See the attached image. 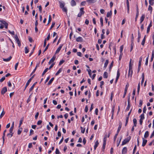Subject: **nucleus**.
<instances>
[{
    "label": "nucleus",
    "instance_id": "obj_1",
    "mask_svg": "<svg viewBox=\"0 0 154 154\" xmlns=\"http://www.w3.org/2000/svg\"><path fill=\"white\" fill-rule=\"evenodd\" d=\"M131 138V136H129L127 137V138L125 139L124 140L122 141V145L123 146L126 144L130 140Z\"/></svg>",
    "mask_w": 154,
    "mask_h": 154
},
{
    "label": "nucleus",
    "instance_id": "obj_2",
    "mask_svg": "<svg viewBox=\"0 0 154 154\" xmlns=\"http://www.w3.org/2000/svg\"><path fill=\"white\" fill-rule=\"evenodd\" d=\"M85 13V12L84 11V8H81L80 9V12L78 14V17H80L82 15L84 14Z\"/></svg>",
    "mask_w": 154,
    "mask_h": 154
},
{
    "label": "nucleus",
    "instance_id": "obj_3",
    "mask_svg": "<svg viewBox=\"0 0 154 154\" xmlns=\"http://www.w3.org/2000/svg\"><path fill=\"white\" fill-rule=\"evenodd\" d=\"M35 76V75H33L27 81L26 84V86H25V88H24V91H25V89H26V88L28 86V85H29L30 82H31V80L32 79H33V78H34V76Z\"/></svg>",
    "mask_w": 154,
    "mask_h": 154
},
{
    "label": "nucleus",
    "instance_id": "obj_4",
    "mask_svg": "<svg viewBox=\"0 0 154 154\" xmlns=\"http://www.w3.org/2000/svg\"><path fill=\"white\" fill-rule=\"evenodd\" d=\"M128 87H129V84H128V83L126 85V86H125V89L124 93V94L123 96V98L125 97V96L126 95L127 92V90H128Z\"/></svg>",
    "mask_w": 154,
    "mask_h": 154
},
{
    "label": "nucleus",
    "instance_id": "obj_5",
    "mask_svg": "<svg viewBox=\"0 0 154 154\" xmlns=\"http://www.w3.org/2000/svg\"><path fill=\"white\" fill-rule=\"evenodd\" d=\"M7 91V87H5L2 88L1 91V94L2 95H3Z\"/></svg>",
    "mask_w": 154,
    "mask_h": 154
},
{
    "label": "nucleus",
    "instance_id": "obj_6",
    "mask_svg": "<svg viewBox=\"0 0 154 154\" xmlns=\"http://www.w3.org/2000/svg\"><path fill=\"white\" fill-rule=\"evenodd\" d=\"M136 8H137V13H136V17H135V21H137V19L138 17V16L139 14V9H138V6L137 5Z\"/></svg>",
    "mask_w": 154,
    "mask_h": 154
},
{
    "label": "nucleus",
    "instance_id": "obj_7",
    "mask_svg": "<svg viewBox=\"0 0 154 154\" xmlns=\"http://www.w3.org/2000/svg\"><path fill=\"white\" fill-rule=\"evenodd\" d=\"M122 126V123L120 121L119 122V126L118 128V129L117 131V133L119 134V132L120 131V129L121 128Z\"/></svg>",
    "mask_w": 154,
    "mask_h": 154
},
{
    "label": "nucleus",
    "instance_id": "obj_8",
    "mask_svg": "<svg viewBox=\"0 0 154 154\" xmlns=\"http://www.w3.org/2000/svg\"><path fill=\"white\" fill-rule=\"evenodd\" d=\"M120 75V73L119 72V69L118 70L117 72V77L116 78V80H115V82L116 83L118 79H119V77Z\"/></svg>",
    "mask_w": 154,
    "mask_h": 154
},
{
    "label": "nucleus",
    "instance_id": "obj_9",
    "mask_svg": "<svg viewBox=\"0 0 154 154\" xmlns=\"http://www.w3.org/2000/svg\"><path fill=\"white\" fill-rule=\"evenodd\" d=\"M127 147H124L122 151V154H125L127 153Z\"/></svg>",
    "mask_w": 154,
    "mask_h": 154
},
{
    "label": "nucleus",
    "instance_id": "obj_10",
    "mask_svg": "<svg viewBox=\"0 0 154 154\" xmlns=\"http://www.w3.org/2000/svg\"><path fill=\"white\" fill-rule=\"evenodd\" d=\"M62 46H63V45H61L59 47H58L57 48V50L56 51V52H55L56 54H57L59 52V51L61 49V48L62 47Z\"/></svg>",
    "mask_w": 154,
    "mask_h": 154
},
{
    "label": "nucleus",
    "instance_id": "obj_11",
    "mask_svg": "<svg viewBox=\"0 0 154 154\" xmlns=\"http://www.w3.org/2000/svg\"><path fill=\"white\" fill-rule=\"evenodd\" d=\"M77 42H82L83 41V39L82 37H79L76 39Z\"/></svg>",
    "mask_w": 154,
    "mask_h": 154
},
{
    "label": "nucleus",
    "instance_id": "obj_12",
    "mask_svg": "<svg viewBox=\"0 0 154 154\" xmlns=\"http://www.w3.org/2000/svg\"><path fill=\"white\" fill-rule=\"evenodd\" d=\"M143 142L142 144V146H144L146 145L147 142V140H146L144 139L143 138Z\"/></svg>",
    "mask_w": 154,
    "mask_h": 154
},
{
    "label": "nucleus",
    "instance_id": "obj_13",
    "mask_svg": "<svg viewBox=\"0 0 154 154\" xmlns=\"http://www.w3.org/2000/svg\"><path fill=\"white\" fill-rule=\"evenodd\" d=\"M71 5L72 6H74L76 5V3L74 0H72L71 2Z\"/></svg>",
    "mask_w": 154,
    "mask_h": 154
},
{
    "label": "nucleus",
    "instance_id": "obj_14",
    "mask_svg": "<svg viewBox=\"0 0 154 154\" xmlns=\"http://www.w3.org/2000/svg\"><path fill=\"white\" fill-rule=\"evenodd\" d=\"M59 3H60V7L62 9L65 6V4L63 2V3H62V2H59Z\"/></svg>",
    "mask_w": 154,
    "mask_h": 154
},
{
    "label": "nucleus",
    "instance_id": "obj_15",
    "mask_svg": "<svg viewBox=\"0 0 154 154\" xmlns=\"http://www.w3.org/2000/svg\"><path fill=\"white\" fill-rule=\"evenodd\" d=\"M145 18V15L144 14H143L142 16L141 17L140 19V23H141L144 20Z\"/></svg>",
    "mask_w": 154,
    "mask_h": 154
},
{
    "label": "nucleus",
    "instance_id": "obj_16",
    "mask_svg": "<svg viewBox=\"0 0 154 154\" xmlns=\"http://www.w3.org/2000/svg\"><path fill=\"white\" fill-rule=\"evenodd\" d=\"M12 58V57L10 56L7 59L3 58V60L5 62H8Z\"/></svg>",
    "mask_w": 154,
    "mask_h": 154
},
{
    "label": "nucleus",
    "instance_id": "obj_17",
    "mask_svg": "<svg viewBox=\"0 0 154 154\" xmlns=\"http://www.w3.org/2000/svg\"><path fill=\"white\" fill-rule=\"evenodd\" d=\"M138 38L137 39V42H140V38H141V34L139 30L138 31Z\"/></svg>",
    "mask_w": 154,
    "mask_h": 154
},
{
    "label": "nucleus",
    "instance_id": "obj_18",
    "mask_svg": "<svg viewBox=\"0 0 154 154\" xmlns=\"http://www.w3.org/2000/svg\"><path fill=\"white\" fill-rule=\"evenodd\" d=\"M86 1L90 3H94L96 2V0H86Z\"/></svg>",
    "mask_w": 154,
    "mask_h": 154
},
{
    "label": "nucleus",
    "instance_id": "obj_19",
    "mask_svg": "<svg viewBox=\"0 0 154 154\" xmlns=\"http://www.w3.org/2000/svg\"><path fill=\"white\" fill-rule=\"evenodd\" d=\"M6 132V130H5L4 131L3 134V136H2V139H3V144H4V142L5 141V139L4 137L5 136V133Z\"/></svg>",
    "mask_w": 154,
    "mask_h": 154
},
{
    "label": "nucleus",
    "instance_id": "obj_20",
    "mask_svg": "<svg viewBox=\"0 0 154 154\" xmlns=\"http://www.w3.org/2000/svg\"><path fill=\"white\" fill-rule=\"evenodd\" d=\"M108 63H109L108 60H106L105 62V63H104V68L105 69H106V67L108 65Z\"/></svg>",
    "mask_w": 154,
    "mask_h": 154
},
{
    "label": "nucleus",
    "instance_id": "obj_21",
    "mask_svg": "<svg viewBox=\"0 0 154 154\" xmlns=\"http://www.w3.org/2000/svg\"><path fill=\"white\" fill-rule=\"evenodd\" d=\"M149 132L148 131H146V132L145 133V134L144 135V137L145 138H146L149 136Z\"/></svg>",
    "mask_w": 154,
    "mask_h": 154
},
{
    "label": "nucleus",
    "instance_id": "obj_22",
    "mask_svg": "<svg viewBox=\"0 0 154 154\" xmlns=\"http://www.w3.org/2000/svg\"><path fill=\"white\" fill-rule=\"evenodd\" d=\"M99 143L98 142V140H97L95 143V144L94 146V149L95 150L97 148V147L98 145L99 144Z\"/></svg>",
    "mask_w": 154,
    "mask_h": 154
},
{
    "label": "nucleus",
    "instance_id": "obj_23",
    "mask_svg": "<svg viewBox=\"0 0 154 154\" xmlns=\"http://www.w3.org/2000/svg\"><path fill=\"white\" fill-rule=\"evenodd\" d=\"M54 79V77L52 78L49 81L48 83V85H49L52 83V82Z\"/></svg>",
    "mask_w": 154,
    "mask_h": 154
},
{
    "label": "nucleus",
    "instance_id": "obj_24",
    "mask_svg": "<svg viewBox=\"0 0 154 154\" xmlns=\"http://www.w3.org/2000/svg\"><path fill=\"white\" fill-rule=\"evenodd\" d=\"M146 36L145 35L141 43V45L143 46L144 45L146 40Z\"/></svg>",
    "mask_w": 154,
    "mask_h": 154
},
{
    "label": "nucleus",
    "instance_id": "obj_25",
    "mask_svg": "<svg viewBox=\"0 0 154 154\" xmlns=\"http://www.w3.org/2000/svg\"><path fill=\"white\" fill-rule=\"evenodd\" d=\"M133 73V71L132 70V69H130V68L129 69V71H128V75L129 76L131 75V77L132 76V75Z\"/></svg>",
    "mask_w": 154,
    "mask_h": 154
},
{
    "label": "nucleus",
    "instance_id": "obj_26",
    "mask_svg": "<svg viewBox=\"0 0 154 154\" xmlns=\"http://www.w3.org/2000/svg\"><path fill=\"white\" fill-rule=\"evenodd\" d=\"M112 11H110L109 12H107L106 16L108 17H109L112 15Z\"/></svg>",
    "mask_w": 154,
    "mask_h": 154
},
{
    "label": "nucleus",
    "instance_id": "obj_27",
    "mask_svg": "<svg viewBox=\"0 0 154 154\" xmlns=\"http://www.w3.org/2000/svg\"><path fill=\"white\" fill-rule=\"evenodd\" d=\"M5 114V112L4 110V109H3L1 113V115H0V119H1L3 116H4V115Z\"/></svg>",
    "mask_w": 154,
    "mask_h": 154
},
{
    "label": "nucleus",
    "instance_id": "obj_28",
    "mask_svg": "<svg viewBox=\"0 0 154 154\" xmlns=\"http://www.w3.org/2000/svg\"><path fill=\"white\" fill-rule=\"evenodd\" d=\"M133 122L134 123V126L135 127H136L137 125V122L136 119L135 118L133 120Z\"/></svg>",
    "mask_w": 154,
    "mask_h": 154
},
{
    "label": "nucleus",
    "instance_id": "obj_29",
    "mask_svg": "<svg viewBox=\"0 0 154 154\" xmlns=\"http://www.w3.org/2000/svg\"><path fill=\"white\" fill-rule=\"evenodd\" d=\"M142 60V57H141L139 59V64H138V66H141V62Z\"/></svg>",
    "mask_w": 154,
    "mask_h": 154
},
{
    "label": "nucleus",
    "instance_id": "obj_30",
    "mask_svg": "<svg viewBox=\"0 0 154 154\" xmlns=\"http://www.w3.org/2000/svg\"><path fill=\"white\" fill-rule=\"evenodd\" d=\"M108 76V73L106 72H105L103 74V78L106 79L107 78Z\"/></svg>",
    "mask_w": 154,
    "mask_h": 154
},
{
    "label": "nucleus",
    "instance_id": "obj_31",
    "mask_svg": "<svg viewBox=\"0 0 154 154\" xmlns=\"http://www.w3.org/2000/svg\"><path fill=\"white\" fill-rule=\"evenodd\" d=\"M113 61H112V62L111 63L109 67V71L110 72L111 71V69L113 66Z\"/></svg>",
    "mask_w": 154,
    "mask_h": 154
},
{
    "label": "nucleus",
    "instance_id": "obj_32",
    "mask_svg": "<svg viewBox=\"0 0 154 154\" xmlns=\"http://www.w3.org/2000/svg\"><path fill=\"white\" fill-rule=\"evenodd\" d=\"M62 70V68H60L58 71L56 73V75H58L60 73Z\"/></svg>",
    "mask_w": 154,
    "mask_h": 154
},
{
    "label": "nucleus",
    "instance_id": "obj_33",
    "mask_svg": "<svg viewBox=\"0 0 154 154\" xmlns=\"http://www.w3.org/2000/svg\"><path fill=\"white\" fill-rule=\"evenodd\" d=\"M154 57V51H153L152 52V56L151 59V61H152Z\"/></svg>",
    "mask_w": 154,
    "mask_h": 154
},
{
    "label": "nucleus",
    "instance_id": "obj_34",
    "mask_svg": "<svg viewBox=\"0 0 154 154\" xmlns=\"http://www.w3.org/2000/svg\"><path fill=\"white\" fill-rule=\"evenodd\" d=\"M48 68H47L44 70V71H43V72L42 73V76H43L45 74V73L48 71Z\"/></svg>",
    "mask_w": 154,
    "mask_h": 154
},
{
    "label": "nucleus",
    "instance_id": "obj_35",
    "mask_svg": "<svg viewBox=\"0 0 154 154\" xmlns=\"http://www.w3.org/2000/svg\"><path fill=\"white\" fill-rule=\"evenodd\" d=\"M56 57V56L55 55H54L52 58L50 60V61H51L52 62H53L55 60Z\"/></svg>",
    "mask_w": 154,
    "mask_h": 154
},
{
    "label": "nucleus",
    "instance_id": "obj_36",
    "mask_svg": "<svg viewBox=\"0 0 154 154\" xmlns=\"http://www.w3.org/2000/svg\"><path fill=\"white\" fill-rule=\"evenodd\" d=\"M51 15H50L49 16V19L48 21V23L47 24V25H48L50 22H51Z\"/></svg>",
    "mask_w": 154,
    "mask_h": 154
},
{
    "label": "nucleus",
    "instance_id": "obj_37",
    "mask_svg": "<svg viewBox=\"0 0 154 154\" xmlns=\"http://www.w3.org/2000/svg\"><path fill=\"white\" fill-rule=\"evenodd\" d=\"M100 23L101 24V26H103V18L102 17H100Z\"/></svg>",
    "mask_w": 154,
    "mask_h": 154
},
{
    "label": "nucleus",
    "instance_id": "obj_38",
    "mask_svg": "<svg viewBox=\"0 0 154 154\" xmlns=\"http://www.w3.org/2000/svg\"><path fill=\"white\" fill-rule=\"evenodd\" d=\"M62 9L63 11L65 12L66 13H67V9L66 7H64Z\"/></svg>",
    "mask_w": 154,
    "mask_h": 154
},
{
    "label": "nucleus",
    "instance_id": "obj_39",
    "mask_svg": "<svg viewBox=\"0 0 154 154\" xmlns=\"http://www.w3.org/2000/svg\"><path fill=\"white\" fill-rule=\"evenodd\" d=\"M23 117L20 120L19 127H20L21 126V124H22L23 120Z\"/></svg>",
    "mask_w": 154,
    "mask_h": 154
},
{
    "label": "nucleus",
    "instance_id": "obj_40",
    "mask_svg": "<svg viewBox=\"0 0 154 154\" xmlns=\"http://www.w3.org/2000/svg\"><path fill=\"white\" fill-rule=\"evenodd\" d=\"M149 3L150 5H154V1L152 0H149Z\"/></svg>",
    "mask_w": 154,
    "mask_h": 154
},
{
    "label": "nucleus",
    "instance_id": "obj_41",
    "mask_svg": "<svg viewBox=\"0 0 154 154\" xmlns=\"http://www.w3.org/2000/svg\"><path fill=\"white\" fill-rule=\"evenodd\" d=\"M123 45H122L120 46V52L121 54H122V52L123 51Z\"/></svg>",
    "mask_w": 154,
    "mask_h": 154
},
{
    "label": "nucleus",
    "instance_id": "obj_42",
    "mask_svg": "<svg viewBox=\"0 0 154 154\" xmlns=\"http://www.w3.org/2000/svg\"><path fill=\"white\" fill-rule=\"evenodd\" d=\"M131 59H130V60L129 62V68H130V69H132V66L131 64Z\"/></svg>",
    "mask_w": 154,
    "mask_h": 154
},
{
    "label": "nucleus",
    "instance_id": "obj_43",
    "mask_svg": "<svg viewBox=\"0 0 154 154\" xmlns=\"http://www.w3.org/2000/svg\"><path fill=\"white\" fill-rule=\"evenodd\" d=\"M140 83H139L138 85L137 86V93L139 94V92L140 89Z\"/></svg>",
    "mask_w": 154,
    "mask_h": 154
},
{
    "label": "nucleus",
    "instance_id": "obj_44",
    "mask_svg": "<svg viewBox=\"0 0 154 154\" xmlns=\"http://www.w3.org/2000/svg\"><path fill=\"white\" fill-rule=\"evenodd\" d=\"M152 7L150 5H149V8H148V10L149 11H150L151 13H152Z\"/></svg>",
    "mask_w": 154,
    "mask_h": 154
},
{
    "label": "nucleus",
    "instance_id": "obj_45",
    "mask_svg": "<svg viewBox=\"0 0 154 154\" xmlns=\"http://www.w3.org/2000/svg\"><path fill=\"white\" fill-rule=\"evenodd\" d=\"M29 51V49L27 47L25 48V52L26 54H27L28 53Z\"/></svg>",
    "mask_w": 154,
    "mask_h": 154
},
{
    "label": "nucleus",
    "instance_id": "obj_46",
    "mask_svg": "<svg viewBox=\"0 0 154 154\" xmlns=\"http://www.w3.org/2000/svg\"><path fill=\"white\" fill-rule=\"evenodd\" d=\"M22 128H20L18 129L17 131L18 134L20 135L21 134L22 131Z\"/></svg>",
    "mask_w": 154,
    "mask_h": 154
},
{
    "label": "nucleus",
    "instance_id": "obj_47",
    "mask_svg": "<svg viewBox=\"0 0 154 154\" xmlns=\"http://www.w3.org/2000/svg\"><path fill=\"white\" fill-rule=\"evenodd\" d=\"M140 119H144V113L142 114L140 116Z\"/></svg>",
    "mask_w": 154,
    "mask_h": 154
},
{
    "label": "nucleus",
    "instance_id": "obj_48",
    "mask_svg": "<svg viewBox=\"0 0 154 154\" xmlns=\"http://www.w3.org/2000/svg\"><path fill=\"white\" fill-rule=\"evenodd\" d=\"M49 45H50V44L49 43L47 45V46H46V48H45V50H44V51H43V53H44L45 52V51H46L48 49V47H49Z\"/></svg>",
    "mask_w": 154,
    "mask_h": 154
},
{
    "label": "nucleus",
    "instance_id": "obj_49",
    "mask_svg": "<svg viewBox=\"0 0 154 154\" xmlns=\"http://www.w3.org/2000/svg\"><path fill=\"white\" fill-rule=\"evenodd\" d=\"M130 106H131L130 104L128 105L127 107L125 109V111H128V110H129L130 109Z\"/></svg>",
    "mask_w": 154,
    "mask_h": 154
},
{
    "label": "nucleus",
    "instance_id": "obj_50",
    "mask_svg": "<svg viewBox=\"0 0 154 154\" xmlns=\"http://www.w3.org/2000/svg\"><path fill=\"white\" fill-rule=\"evenodd\" d=\"M148 59H149V56H148V57L146 59V62H145V64L146 66H147L148 65Z\"/></svg>",
    "mask_w": 154,
    "mask_h": 154
},
{
    "label": "nucleus",
    "instance_id": "obj_51",
    "mask_svg": "<svg viewBox=\"0 0 154 154\" xmlns=\"http://www.w3.org/2000/svg\"><path fill=\"white\" fill-rule=\"evenodd\" d=\"M81 132L82 133H84L85 132V128H83L82 127H81Z\"/></svg>",
    "mask_w": 154,
    "mask_h": 154
},
{
    "label": "nucleus",
    "instance_id": "obj_52",
    "mask_svg": "<svg viewBox=\"0 0 154 154\" xmlns=\"http://www.w3.org/2000/svg\"><path fill=\"white\" fill-rule=\"evenodd\" d=\"M118 133H116V134H115L114 137V142H115L116 141V139L117 138V136L118 135Z\"/></svg>",
    "mask_w": 154,
    "mask_h": 154
},
{
    "label": "nucleus",
    "instance_id": "obj_53",
    "mask_svg": "<svg viewBox=\"0 0 154 154\" xmlns=\"http://www.w3.org/2000/svg\"><path fill=\"white\" fill-rule=\"evenodd\" d=\"M65 62V60H61L59 63V65L60 66L64 62Z\"/></svg>",
    "mask_w": 154,
    "mask_h": 154
},
{
    "label": "nucleus",
    "instance_id": "obj_54",
    "mask_svg": "<svg viewBox=\"0 0 154 154\" xmlns=\"http://www.w3.org/2000/svg\"><path fill=\"white\" fill-rule=\"evenodd\" d=\"M33 133H34L32 129H31L30 131L29 135L30 136L32 134H33Z\"/></svg>",
    "mask_w": 154,
    "mask_h": 154
},
{
    "label": "nucleus",
    "instance_id": "obj_55",
    "mask_svg": "<svg viewBox=\"0 0 154 154\" xmlns=\"http://www.w3.org/2000/svg\"><path fill=\"white\" fill-rule=\"evenodd\" d=\"M55 24V23L54 22H53L52 23V25L51 27V28H50V29L51 30L52 28H53L54 26V25Z\"/></svg>",
    "mask_w": 154,
    "mask_h": 154
},
{
    "label": "nucleus",
    "instance_id": "obj_56",
    "mask_svg": "<svg viewBox=\"0 0 154 154\" xmlns=\"http://www.w3.org/2000/svg\"><path fill=\"white\" fill-rule=\"evenodd\" d=\"M142 103H143L142 101L141 100H140V103H139V107H141L142 105Z\"/></svg>",
    "mask_w": 154,
    "mask_h": 154
},
{
    "label": "nucleus",
    "instance_id": "obj_57",
    "mask_svg": "<svg viewBox=\"0 0 154 154\" xmlns=\"http://www.w3.org/2000/svg\"><path fill=\"white\" fill-rule=\"evenodd\" d=\"M113 97V92H112L111 94V97H110V100L111 101H112V98Z\"/></svg>",
    "mask_w": 154,
    "mask_h": 154
},
{
    "label": "nucleus",
    "instance_id": "obj_58",
    "mask_svg": "<svg viewBox=\"0 0 154 154\" xmlns=\"http://www.w3.org/2000/svg\"><path fill=\"white\" fill-rule=\"evenodd\" d=\"M39 11L40 13H42V8L41 5H40L38 6Z\"/></svg>",
    "mask_w": 154,
    "mask_h": 154
},
{
    "label": "nucleus",
    "instance_id": "obj_59",
    "mask_svg": "<svg viewBox=\"0 0 154 154\" xmlns=\"http://www.w3.org/2000/svg\"><path fill=\"white\" fill-rule=\"evenodd\" d=\"M5 77L4 76L2 77L0 80V82H2L3 81H4L5 79Z\"/></svg>",
    "mask_w": 154,
    "mask_h": 154
},
{
    "label": "nucleus",
    "instance_id": "obj_60",
    "mask_svg": "<svg viewBox=\"0 0 154 154\" xmlns=\"http://www.w3.org/2000/svg\"><path fill=\"white\" fill-rule=\"evenodd\" d=\"M0 22L2 23L4 25L7 23L5 21L2 20H0Z\"/></svg>",
    "mask_w": 154,
    "mask_h": 154
},
{
    "label": "nucleus",
    "instance_id": "obj_61",
    "mask_svg": "<svg viewBox=\"0 0 154 154\" xmlns=\"http://www.w3.org/2000/svg\"><path fill=\"white\" fill-rule=\"evenodd\" d=\"M18 64H19V63L17 62L15 65V70H16L17 69V66H18Z\"/></svg>",
    "mask_w": 154,
    "mask_h": 154
},
{
    "label": "nucleus",
    "instance_id": "obj_62",
    "mask_svg": "<svg viewBox=\"0 0 154 154\" xmlns=\"http://www.w3.org/2000/svg\"><path fill=\"white\" fill-rule=\"evenodd\" d=\"M60 153L59 150L58 149H56V151H55V153L56 154H59Z\"/></svg>",
    "mask_w": 154,
    "mask_h": 154
},
{
    "label": "nucleus",
    "instance_id": "obj_63",
    "mask_svg": "<svg viewBox=\"0 0 154 154\" xmlns=\"http://www.w3.org/2000/svg\"><path fill=\"white\" fill-rule=\"evenodd\" d=\"M146 106H145L143 108V113H146Z\"/></svg>",
    "mask_w": 154,
    "mask_h": 154
},
{
    "label": "nucleus",
    "instance_id": "obj_64",
    "mask_svg": "<svg viewBox=\"0 0 154 154\" xmlns=\"http://www.w3.org/2000/svg\"><path fill=\"white\" fill-rule=\"evenodd\" d=\"M15 38L16 41H18L19 40L18 37L17 35H16L15 36Z\"/></svg>",
    "mask_w": 154,
    "mask_h": 154
}]
</instances>
